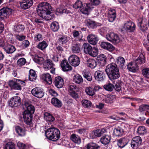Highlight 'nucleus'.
I'll return each instance as SVG.
<instances>
[{"instance_id": "nucleus-1", "label": "nucleus", "mask_w": 149, "mask_h": 149, "mask_svg": "<svg viewBox=\"0 0 149 149\" xmlns=\"http://www.w3.org/2000/svg\"><path fill=\"white\" fill-rule=\"evenodd\" d=\"M50 4L47 2H43L39 4L37 8V11L38 15L43 19H53L55 18V15L51 13L52 9Z\"/></svg>"}, {"instance_id": "nucleus-2", "label": "nucleus", "mask_w": 149, "mask_h": 149, "mask_svg": "<svg viewBox=\"0 0 149 149\" xmlns=\"http://www.w3.org/2000/svg\"><path fill=\"white\" fill-rule=\"evenodd\" d=\"M106 73L111 80L116 79L120 77L119 70L117 65L114 63L109 64L105 69Z\"/></svg>"}, {"instance_id": "nucleus-3", "label": "nucleus", "mask_w": 149, "mask_h": 149, "mask_svg": "<svg viewBox=\"0 0 149 149\" xmlns=\"http://www.w3.org/2000/svg\"><path fill=\"white\" fill-rule=\"evenodd\" d=\"M145 58L143 54H141L138 59L135 61L130 63L127 65L128 70L133 72H136L138 69V64L144 63L145 62Z\"/></svg>"}, {"instance_id": "nucleus-4", "label": "nucleus", "mask_w": 149, "mask_h": 149, "mask_svg": "<svg viewBox=\"0 0 149 149\" xmlns=\"http://www.w3.org/2000/svg\"><path fill=\"white\" fill-rule=\"evenodd\" d=\"M45 134L48 139L54 141L58 140L60 136L59 130L54 127L49 128L47 130Z\"/></svg>"}, {"instance_id": "nucleus-5", "label": "nucleus", "mask_w": 149, "mask_h": 149, "mask_svg": "<svg viewBox=\"0 0 149 149\" xmlns=\"http://www.w3.org/2000/svg\"><path fill=\"white\" fill-rule=\"evenodd\" d=\"M8 84L12 90H21L22 87L25 85L24 81L15 78L10 80Z\"/></svg>"}, {"instance_id": "nucleus-6", "label": "nucleus", "mask_w": 149, "mask_h": 149, "mask_svg": "<svg viewBox=\"0 0 149 149\" xmlns=\"http://www.w3.org/2000/svg\"><path fill=\"white\" fill-rule=\"evenodd\" d=\"M32 95L39 98H42L44 95L45 92L44 90L40 87H35L31 91Z\"/></svg>"}, {"instance_id": "nucleus-7", "label": "nucleus", "mask_w": 149, "mask_h": 149, "mask_svg": "<svg viewBox=\"0 0 149 149\" xmlns=\"http://www.w3.org/2000/svg\"><path fill=\"white\" fill-rule=\"evenodd\" d=\"M107 40L114 44L118 43L120 41L118 36L114 33H110L106 35Z\"/></svg>"}, {"instance_id": "nucleus-8", "label": "nucleus", "mask_w": 149, "mask_h": 149, "mask_svg": "<svg viewBox=\"0 0 149 149\" xmlns=\"http://www.w3.org/2000/svg\"><path fill=\"white\" fill-rule=\"evenodd\" d=\"M21 103V98L18 96H15L11 98L9 101V106L12 107H17L19 106Z\"/></svg>"}, {"instance_id": "nucleus-9", "label": "nucleus", "mask_w": 149, "mask_h": 149, "mask_svg": "<svg viewBox=\"0 0 149 149\" xmlns=\"http://www.w3.org/2000/svg\"><path fill=\"white\" fill-rule=\"evenodd\" d=\"M124 28L127 31L132 32L135 30L136 26L134 22L130 21H127L124 24Z\"/></svg>"}, {"instance_id": "nucleus-10", "label": "nucleus", "mask_w": 149, "mask_h": 149, "mask_svg": "<svg viewBox=\"0 0 149 149\" xmlns=\"http://www.w3.org/2000/svg\"><path fill=\"white\" fill-rule=\"evenodd\" d=\"M68 61L71 65L74 67L78 66L80 63L79 57L74 55H71L69 57Z\"/></svg>"}, {"instance_id": "nucleus-11", "label": "nucleus", "mask_w": 149, "mask_h": 149, "mask_svg": "<svg viewBox=\"0 0 149 149\" xmlns=\"http://www.w3.org/2000/svg\"><path fill=\"white\" fill-rule=\"evenodd\" d=\"M95 79L99 81H102L105 79V74L103 71L100 70L96 71L94 73Z\"/></svg>"}, {"instance_id": "nucleus-12", "label": "nucleus", "mask_w": 149, "mask_h": 149, "mask_svg": "<svg viewBox=\"0 0 149 149\" xmlns=\"http://www.w3.org/2000/svg\"><path fill=\"white\" fill-rule=\"evenodd\" d=\"M33 114L24 111L23 116L24 122L27 125H30L31 124L33 118Z\"/></svg>"}, {"instance_id": "nucleus-13", "label": "nucleus", "mask_w": 149, "mask_h": 149, "mask_svg": "<svg viewBox=\"0 0 149 149\" xmlns=\"http://www.w3.org/2000/svg\"><path fill=\"white\" fill-rule=\"evenodd\" d=\"M61 66L64 72H68L72 70V67L68 63L66 60H62L61 63Z\"/></svg>"}, {"instance_id": "nucleus-14", "label": "nucleus", "mask_w": 149, "mask_h": 149, "mask_svg": "<svg viewBox=\"0 0 149 149\" xmlns=\"http://www.w3.org/2000/svg\"><path fill=\"white\" fill-rule=\"evenodd\" d=\"M138 20V25L139 29L143 32L148 29L146 27V19H140Z\"/></svg>"}, {"instance_id": "nucleus-15", "label": "nucleus", "mask_w": 149, "mask_h": 149, "mask_svg": "<svg viewBox=\"0 0 149 149\" xmlns=\"http://www.w3.org/2000/svg\"><path fill=\"white\" fill-rule=\"evenodd\" d=\"M101 47L110 52L114 50L115 48L112 45L107 42H102L100 44Z\"/></svg>"}, {"instance_id": "nucleus-16", "label": "nucleus", "mask_w": 149, "mask_h": 149, "mask_svg": "<svg viewBox=\"0 0 149 149\" xmlns=\"http://www.w3.org/2000/svg\"><path fill=\"white\" fill-rule=\"evenodd\" d=\"M54 65L52 61L49 59L45 60L43 64V68L45 70H49Z\"/></svg>"}, {"instance_id": "nucleus-17", "label": "nucleus", "mask_w": 149, "mask_h": 149, "mask_svg": "<svg viewBox=\"0 0 149 149\" xmlns=\"http://www.w3.org/2000/svg\"><path fill=\"white\" fill-rule=\"evenodd\" d=\"M10 12V10L9 8H2L0 10V18H7Z\"/></svg>"}, {"instance_id": "nucleus-18", "label": "nucleus", "mask_w": 149, "mask_h": 149, "mask_svg": "<svg viewBox=\"0 0 149 149\" xmlns=\"http://www.w3.org/2000/svg\"><path fill=\"white\" fill-rule=\"evenodd\" d=\"M128 142L129 141L126 138H123L117 140V144L119 148L121 149L125 146Z\"/></svg>"}, {"instance_id": "nucleus-19", "label": "nucleus", "mask_w": 149, "mask_h": 149, "mask_svg": "<svg viewBox=\"0 0 149 149\" xmlns=\"http://www.w3.org/2000/svg\"><path fill=\"white\" fill-rule=\"evenodd\" d=\"M55 86L58 88H61L63 86L64 83L63 79L60 77H56L55 79Z\"/></svg>"}, {"instance_id": "nucleus-20", "label": "nucleus", "mask_w": 149, "mask_h": 149, "mask_svg": "<svg viewBox=\"0 0 149 149\" xmlns=\"http://www.w3.org/2000/svg\"><path fill=\"white\" fill-rule=\"evenodd\" d=\"M142 143L141 138L139 136L135 137L133 138L131 142V146L135 147L140 145Z\"/></svg>"}, {"instance_id": "nucleus-21", "label": "nucleus", "mask_w": 149, "mask_h": 149, "mask_svg": "<svg viewBox=\"0 0 149 149\" xmlns=\"http://www.w3.org/2000/svg\"><path fill=\"white\" fill-rule=\"evenodd\" d=\"M87 38L88 42L93 45H95L98 40L97 36L93 34L89 35L88 36Z\"/></svg>"}, {"instance_id": "nucleus-22", "label": "nucleus", "mask_w": 149, "mask_h": 149, "mask_svg": "<svg viewBox=\"0 0 149 149\" xmlns=\"http://www.w3.org/2000/svg\"><path fill=\"white\" fill-rule=\"evenodd\" d=\"M99 64L101 66H104L107 63V58L104 54L99 55L97 57Z\"/></svg>"}, {"instance_id": "nucleus-23", "label": "nucleus", "mask_w": 149, "mask_h": 149, "mask_svg": "<svg viewBox=\"0 0 149 149\" xmlns=\"http://www.w3.org/2000/svg\"><path fill=\"white\" fill-rule=\"evenodd\" d=\"M80 43L77 42L72 45L71 50L72 52L74 54L79 53L81 51Z\"/></svg>"}, {"instance_id": "nucleus-24", "label": "nucleus", "mask_w": 149, "mask_h": 149, "mask_svg": "<svg viewBox=\"0 0 149 149\" xmlns=\"http://www.w3.org/2000/svg\"><path fill=\"white\" fill-rule=\"evenodd\" d=\"M51 102L54 106L56 107H60L62 105L61 101L55 97L52 98Z\"/></svg>"}, {"instance_id": "nucleus-25", "label": "nucleus", "mask_w": 149, "mask_h": 149, "mask_svg": "<svg viewBox=\"0 0 149 149\" xmlns=\"http://www.w3.org/2000/svg\"><path fill=\"white\" fill-rule=\"evenodd\" d=\"M3 49L8 54L13 53L15 50L16 48L13 45L9 44L6 45Z\"/></svg>"}, {"instance_id": "nucleus-26", "label": "nucleus", "mask_w": 149, "mask_h": 149, "mask_svg": "<svg viewBox=\"0 0 149 149\" xmlns=\"http://www.w3.org/2000/svg\"><path fill=\"white\" fill-rule=\"evenodd\" d=\"M41 78L49 84L52 83V79L49 74L47 73L43 74L41 76Z\"/></svg>"}, {"instance_id": "nucleus-27", "label": "nucleus", "mask_w": 149, "mask_h": 149, "mask_svg": "<svg viewBox=\"0 0 149 149\" xmlns=\"http://www.w3.org/2000/svg\"><path fill=\"white\" fill-rule=\"evenodd\" d=\"M16 132L18 135L20 136H24L25 134V131L24 128L19 126H16L15 127Z\"/></svg>"}, {"instance_id": "nucleus-28", "label": "nucleus", "mask_w": 149, "mask_h": 149, "mask_svg": "<svg viewBox=\"0 0 149 149\" xmlns=\"http://www.w3.org/2000/svg\"><path fill=\"white\" fill-rule=\"evenodd\" d=\"M84 6L81 9V11L83 14H87L93 8L92 5L90 3H88L86 4V6L84 5Z\"/></svg>"}, {"instance_id": "nucleus-29", "label": "nucleus", "mask_w": 149, "mask_h": 149, "mask_svg": "<svg viewBox=\"0 0 149 149\" xmlns=\"http://www.w3.org/2000/svg\"><path fill=\"white\" fill-rule=\"evenodd\" d=\"M106 130L104 129H99L92 131L90 134H94L95 136L100 137L105 132H106Z\"/></svg>"}, {"instance_id": "nucleus-30", "label": "nucleus", "mask_w": 149, "mask_h": 149, "mask_svg": "<svg viewBox=\"0 0 149 149\" xmlns=\"http://www.w3.org/2000/svg\"><path fill=\"white\" fill-rule=\"evenodd\" d=\"M87 65L89 67L94 68L97 66V62L94 59L89 58L86 61Z\"/></svg>"}, {"instance_id": "nucleus-31", "label": "nucleus", "mask_w": 149, "mask_h": 149, "mask_svg": "<svg viewBox=\"0 0 149 149\" xmlns=\"http://www.w3.org/2000/svg\"><path fill=\"white\" fill-rule=\"evenodd\" d=\"M70 138L72 141L76 143L79 144L81 143V139L78 135L75 134H73L71 135Z\"/></svg>"}, {"instance_id": "nucleus-32", "label": "nucleus", "mask_w": 149, "mask_h": 149, "mask_svg": "<svg viewBox=\"0 0 149 149\" xmlns=\"http://www.w3.org/2000/svg\"><path fill=\"white\" fill-rule=\"evenodd\" d=\"M37 75L35 71L33 70H31L29 71V79L31 81H35L37 78Z\"/></svg>"}, {"instance_id": "nucleus-33", "label": "nucleus", "mask_w": 149, "mask_h": 149, "mask_svg": "<svg viewBox=\"0 0 149 149\" xmlns=\"http://www.w3.org/2000/svg\"><path fill=\"white\" fill-rule=\"evenodd\" d=\"M44 118L45 120L47 121L53 122L55 120L54 118L52 115L47 112L44 113Z\"/></svg>"}, {"instance_id": "nucleus-34", "label": "nucleus", "mask_w": 149, "mask_h": 149, "mask_svg": "<svg viewBox=\"0 0 149 149\" xmlns=\"http://www.w3.org/2000/svg\"><path fill=\"white\" fill-rule=\"evenodd\" d=\"M111 139V137L108 135H106L102 136L100 139V141L104 145L108 144Z\"/></svg>"}, {"instance_id": "nucleus-35", "label": "nucleus", "mask_w": 149, "mask_h": 149, "mask_svg": "<svg viewBox=\"0 0 149 149\" xmlns=\"http://www.w3.org/2000/svg\"><path fill=\"white\" fill-rule=\"evenodd\" d=\"M83 47L84 48V51L85 53L88 54L93 47L88 43H84L83 45Z\"/></svg>"}, {"instance_id": "nucleus-36", "label": "nucleus", "mask_w": 149, "mask_h": 149, "mask_svg": "<svg viewBox=\"0 0 149 149\" xmlns=\"http://www.w3.org/2000/svg\"><path fill=\"white\" fill-rule=\"evenodd\" d=\"M25 106L26 108V109L24 111H26L27 112L31 113L33 114L34 111L35 109L34 107L32 105L30 104H25L24 106Z\"/></svg>"}, {"instance_id": "nucleus-37", "label": "nucleus", "mask_w": 149, "mask_h": 149, "mask_svg": "<svg viewBox=\"0 0 149 149\" xmlns=\"http://www.w3.org/2000/svg\"><path fill=\"white\" fill-rule=\"evenodd\" d=\"M73 81L77 84H80L83 83V80L81 76L78 74L74 76Z\"/></svg>"}, {"instance_id": "nucleus-38", "label": "nucleus", "mask_w": 149, "mask_h": 149, "mask_svg": "<svg viewBox=\"0 0 149 149\" xmlns=\"http://www.w3.org/2000/svg\"><path fill=\"white\" fill-rule=\"evenodd\" d=\"M47 43L44 40L40 42L37 45V47L41 50L45 49L48 46Z\"/></svg>"}, {"instance_id": "nucleus-39", "label": "nucleus", "mask_w": 149, "mask_h": 149, "mask_svg": "<svg viewBox=\"0 0 149 149\" xmlns=\"http://www.w3.org/2000/svg\"><path fill=\"white\" fill-rule=\"evenodd\" d=\"M117 63L118 65L120 67L124 66L125 63V60L124 58L121 56H119L116 59Z\"/></svg>"}, {"instance_id": "nucleus-40", "label": "nucleus", "mask_w": 149, "mask_h": 149, "mask_svg": "<svg viewBox=\"0 0 149 149\" xmlns=\"http://www.w3.org/2000/svg\"><path fill=\"white\" fill-rule=\"evenodd\" d=\"M123 130L119 127L114 129L113 132L114 135L116 136H120L123 134Z\"/></svg>"}, {"instance_id": "nucleus-41", "label": "nucleus", "mask_w": 149, "mask_h": 149, "mask_svg": "<svg viewBox=\"0 0 149 149\" xmlns=\"http://www.w3.org/2000/svg\"><path fill=\"white\" fill-rule=\"evenodd\" d=\"M51 30L54 32H56L58 30L59 26L58 23L56 22H52L50 26Z\"/></svg>"}, {"instance_id": "nucleus-42", "label": "nucleus", "mask_w": 149, "mask_h": 149, "mask_svg": "<svg viewBox=\"0 0 149 149\" xmlns=\"http://www.w3.org/2000/svg\"><path fill=\"white\" fill-rule=\"evenodd\" d=\"M99 146L96 143L91 142L87 145V149H98Z\"/></svg>"}, {"instance_id": "nucleus-43", "label": "nucleus", "mask_w": 149, "mask_h": 149, "mask_svg": "<svg viewBox=\"0 0 149 149\" xmlns=\"http://www.w3.org/2000/svg\"><path fill=\"white\" fill-rule=\"evenodd\" d=\"M15 146L14 143L10 142L5 144L4 149H15Z\"/></svg>"}, {"instance_id": "nucleus-44", "label": "nucleus", "mask_w": 149, "mask_h": 149, "mask_svg": "<svg viewBox=\"0 0 149 149\" xmlns=\"http://www.w3.org/2000/svg\"><path fill=\"white\" fill-rule=\"evenodd\" d=\"M68 13L66 9L64 8V6H62L56 9V14L57 15L62 14L63 13Z\"/></svg>"}, {"instance_id": "nucleus-45", "label": "nucleus", "mask_w": 149, "mask_h": 149, "mask_svg": "<svg viewBox=\"0 0 149 149\" xmlns=\"http://www.w3.org/2000/svg\"><path fill=\"white\" fill-rule=\"evenodd\" d=\"M87 25L89 27L93 29L96 27L98 25L96 22L93 21H91L90 19L87 20Z\"/></svg>"}, {"instance_id": "nucleus-46", "label": "nucleus", "mask_w": 149, "mask_h": 149, "mask_svg": "<svg viewBox=\"0 0 149 149\" xmlns=\"http://www.w3.org/2000/svg\"><path fill=\"white\" fill-rule=\"evenodd\" d=\"M98 54V50L97 48L93 47L88 54L94 57H96Z\"/></svg>"}, {"instance_id": "nucleus-47", "label": "nucleus", "mask_w": 149, "mask_h": 149, "mask_svg": "<svg viewBox=\"0 0 149 149\" xmlns=\"http://www.w3.org/2000/svg\"><path fill=\"white\" fill-rule=\"evenodd\" d=\"M24 29V26L22 24L17 25L14 28L15 31L17 32H22Z\"/></svg>"}, {"instance_id": "nucleus-48", "label": "nucleus", "mask_w": 149, "mask_h": 149, "mask_svg": "<svg viewBox=\"0 0 149 149\" xmlns=\"http://www.w3.org/2000/svg\"><path fill=\"white\" fill-rule=\"evenodd\" d=\"M85 92L87 94L91 96H93L95 94L93 89L91 87L86 88L85 89Z\"/></svg>"}, {"instance_id": "nucleus-49", "label": "nucleus", "mask_w": 149, "mask_h": 149, "mask_svg": "<svg viewBox=\"0 0 149 149\" xmlns=\"http://www.w3.org/2000/svg\"><path fill=\"white\" fill-rule=\"evenodd\" d=\"M67 42V37L66 36H63L58 39V42L60 44L66 43Z\"/></svg>"}, {"instance_id": "nucleus-50", "label": "nucleus", "mask_w": 149, "mask_h": 149, "mask_svg": "<svg viewBox=\"0 0 149 149\" xmlns=\"http://www.w3.org/2000/svg\"><path fill=\"white\" fill-rule=\"evenodd\" d=\"M104 88L106 90L109 91H111L113 89L114 86L112 84L108 83L105 84L104 86Z\"/></svg>"}, {"instance_id": "nucleus-51", "label": "nucleus", "mask_w": 149, "mask_h": 149, "mask_svg": "<svg viewBox=\"0 0 149 149\" xmlns=\"http://www.w3.org/2000/svg\"><path fill=\"white\" fill-rule=\"evenodd\" d=\"M34 60L36 63L41 65L42 64H43L45 61L44 58L40 57H36Z\"/></svg>"}, {"instance_id": "nucleus-52", "label": "nucleus", "mask_w": 149, "mask_h": 149, "mask_svg": "<svg viewBox=\"0 0 149 149\" xmlns=\"http://www.w3.org/2000/svg\"><path fill=\"white\" fill-rule=\"evenodd\" d=\"M83 74L84 77L87 80L91 81L92 80V77L90 73L88 72H83Z\"/></svg>"}, {"instance_id": "nucleus-53", "label": "nucleus", "mask_w": 149, "mask_h": 149, "mask_svg": "<svg viewBox=\"0 0 149 149\" xmlns=\"http://www.w3.org/2000/svg\"><path fill=\"white\" fill-rule=\"evenodd\" d=\"M78 91V88L74 84L70 85L69 87L68 91L69 93L75 91Z\"/></svg>"}, {"instance_id": "nucleus-54", "label": "nucleus", "mask_w": 149, "mask_h": 149, "mask_svg": "<svg viewBox=\"0 0 149 149\" xmlns=\"http://www.w3.org/2000/svg\"><path fill=\"white\" fill-rule=\"evenodd\" d=\"M81 103L82 105L84 107L88 108L91 105V102L86 100H82Z\"/></svg>"}, {"instance_id": "nucleus-55", "label": "nucleus", "mask_w": 149, "mask_h": 149, "mask_svg": "<svg viewBox=\"0 0 149 149\" xmlns=\"http://www.w3.org/2000/svg\"><path fill=\"white\" fill-rule=\"evenodd\" d=\"M143 75L146 78H149V68H146L142 71Z\"/></svg>"}, {"instance_id": "nucleus-56", "label": "nucleus", "mask_w": 149, "mask_h": 149, "mask_svg": "<svg viewBox=\"0 0 149 149\" xmlns=\"http://www.w3.org/2000/svg\"><path fill=\"white\" fill-rule=\"evenodd\" d=\"M146 132V129L144 126H140L138 128L137 132L140 135L144 134Z\"/></svg>"}, {"instance_id": "nucleus-57", "label": "nucleus", "mask_w": 149, "mask_h": 149, "mask_svg": "<svg viewBox=\"0 0 149 149\" xmlns=\"http://www.w3.org/2000/svg\"><path fill=\"white\" fill-rule=\"evenodd\" d=\"M26 59L23 58H21L17 61V65L20 67L24 65L26 63Z\"/></svg>"}, {"instance_id": "nucleus-58", "label": "nucleus", "mask_w": 149, "mask_h": 149, "mask_svg": "<svg viewBox=\"0 0 149 149\" xmlns=\"http://www.w3.org/2000/svg\"><path fill=\"white\" fill-rule=\"evenodd\" d=\"M5 38L4 36L1 37L0 39V47L3 49L6 45Z\"/></svg>"}, {"instance_id": "nucleus-59", "label": "nucleus", "mask_w": 149, "mask_h": 149, "mask_svg": "<svg viewBox=\"0 0 149 149\" xmlns=\"http://www.w3.org/2000/svg\"><path fill=\"white\" fill-rule=\"evenodd\" d=\"M83 4L82 2L79 0H78L73 5L74 8L75 9L78 8H81Z\"/></svg>"}, {"instance_id": "nucleus-60", "label": "nucleus", "mask_w": 149, "mask_h": 149, "mask_svg": "<svg viewBox=\"0 0 149 149\" xmlns=\"http://www.w3.org/2000/svg\"><path fill=\"white\" fill-rule=\"evenodd\" d=\"M17 146L19 149H27L26 144L20 141L17 142Z\"/></svg>"}, {"instance_id": "nucleus-61", "label": "nucleus", "mask_w": 149, "mask_h": 149, "mask_svg": "<svg viewBox=\"0 0 149 149\" xmlns=\"http://www.w3.org/2000/svg\"><path fill=\"white\" fill-rule=\"evenodd\" d=\"M20 4L21 8L25 10L31 7L29 5V4L28 5L25 3L23 0L22 2H20Z\"/></svg>"}, {"instance_id": "nucleus-62", "label": "nucleus", "mask_w": 149, "mask_h": 149, "mask_svg": "<svg viewBox=\"0 0 149 149\" xmlns=\"http://www.w3.org/2000/svg\"><path fill=\"white\" fill-rule=\"evenodd\" d=\"M42 36L41 34L38 33L35 35L34 36V40L36 41H39L42 40Z\"/></svg>"}, {"instance_id": "nucleus-63", "label": "nucleus", "mask_w": 149, "mask_h": 149, "mask_svg": "<svg viewBox=\"0 0 149 149\" xmlns=\"http://www.w3.org/2000/svg\"><path fill=\"white\" fill-rule=\"evenodd\" d=\"M49 94L52 96H57L58 95L57 93L53 89H50L49 90Z\"/></svg>"}, {"instance_id": "nucleus-64", "label": "nucleus", "mask_w": 149, "mask_h": 149, "mask_svg": "<svg viewBox=\"0 0 149 149\" xmlns=\"http://www.w3.org/2000/svg\"><path fill=\"white\" fill-rule=\"evenodd\" d=\"M26 36L22 35H17L16 36V39L19 41H22L25 39Z\"/></svg>"}]
</instances>
